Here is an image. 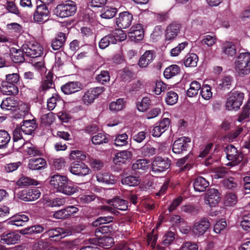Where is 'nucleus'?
I'll use <instances>...</instances> for the list:
<instances>
[{
  "label": "nucleus",
  "mask_w": 250,
  "mask_h": 250,
  "mask_svg": "<svg viewBox=\"0 0 250 250\" xmlns=\"http://www.w3.org/2000/svg\"><path fill=\"white\" fill-rule=\"evenodd\" d=\"M126 36L121 29H115L111 33L102 38L99 42V46L104 49L110 43L116 44L117 42H121L126 39Z\"/></svg>",
  "instance_id": "f257e3e1"
},
{
  "label": "nucleus",
  "mask_w": 250,
  "mask_h": 250,
  "mask_svg": "<svg viewBox=\"0 0 250 250\" xmlns=\"http://www.w3.org/2000/svg\"><path fill=\"white\" fill-rule=\"evenodd\" d=\"M76 11L77 6L75 2L68 1L57 5L54 10V14L57 17L63 18L74 15Z\"/></svg>",
  "instance_id": "f03ea898"
},
{
  "label": "nucleus",
  "mask_w": 250,
  "mask_h": 250,
  "mask_svg": "<svg viewBox=\"0 0 250 250\" xmlns=\"http://www.w3.org/2000/svg\"><path fill=\"white\" fill-rule=\"evenodd\" d=\"M244 98L243 93L234 91L229 93L226 103V107L229 110L238 109Z\"/></svg>",
  "instance_id": "7ed1b4c3"
},
{
  "label": "nucleus",
  "mask_w": 250,
  "mask_h": 250,
  "mask_svg": "<svg viewBox=\"0 0 250 250\" xmlns=\"http://www.w3.org/2000/svg\"><path fill=\"white\" fill-rule=\"evenodd\" d=\"M21 48L27 56L33 58H38L43 53V48L36 42L23 44Z\"/></svg>",
  "instance_id": "20e7f679"
},
{
  "label": "nucleus",
  "mask_w": 250,
  "mask_h": 250,
  "mask_svg": "<svg viewBox=\"0 0 250 250\" xmlns=\"http://www.w3.org/2000/svg\"><path fill=\"white\" fill-rule=\"evenodd\" d=\"M170 166V161L167 158L155 157L152 163V171L154 174H158L168 169Z\"/></svg>",
  "instance_id": "39448f33"
},
{
  "label": "nucleus",
  "mask_w": 250,
  "mask_h": 250,
  "mask_svg": "<svg viewBox=\"0 0 250 250\" xmlns=\"http://www.w3.org/2000/svg\"><path fill=\"white\" fill-rule=\"evenodd\" d=\"M227 158L228 160L231 161L230 166H235L240 163L243 160V155L239 152L237 148L232 145H228L225 148Z\"/></svg>",
  "instance_id": "423d86ee"
},
{
  "label": "nucleus",
  "mask_w": 250,
  "mask_h": 250,
  "mask_svg": "<svg viewBox=\"0 0 250 250\" xmlns=\"http://www.w3.org/2000/svg\"><path fill=\"white\" fill-rule=\"evenodd\" d=\"M104 90V88L103 86L90 88L84 93L82 98L83 103L86 105L92 104Z\"/></svg>",
  "instance_id": "0eeeda50"
},
{
  "label": "nucleus",
  "mask_w": 250,
  "mask_h": 250,
  "mask_svg": "<svg viewBox=\"0 0 250 250\" xmlns=\"http://www.w3.org/2000/svg\"><path fill=\"white\" fill-rule=\"evenodd\" d=\"M18 197L24 201H32L38 199L41 196V191L37 188L22 190L18 194Z\"/></svg>",
  "instance_id": "6e6552de"
},
{
  "label": "nucleus",
  "mask_w": 250,
  "mask_h": 250,
  "mask_svg": "<svg viewBox=\"0 0 250 250\" xmlns=\"http://www.w3.org/2000/svg\"><path fill=\"white\" fill-rule=\"evenodd\" d=\"M221 200L220 194L215 188L209 189L205 195V203L210 207L216 206Z\"/></svg>",
  "instance_id": "1a4fd4ad"
},
{
  "label": "nucleus",
  "mask_w": 250,
  "mask_h": 250,
  "mask_svg": "<svg viewBox=\"0 0 250 250\" xmlns=\"http://www.w3.org/2000/svg\"><path fill=\"white\" fill-rule=\"evenodd\" d=\"M210 224L207 218L196 221L192 228V232L196 236L203 235L210 227Z\"/></svg>",
  "instance_id": "9d476101"
},
{
  "label": "nucleus",
  "mask_w": 250,
  "mask_h": 250,
  "mask_svg": "<svg viewBox=\"0 0 250 250\" xmlns=\"http://www.w3.org/2000/svg\"><path fill=\"white\" fill-rule=\"evenodd\" d=\"M45 233L47 234L51 240L58 241L67 236L71 235L72 231L70 229L58 228L50 229Z\"/></svg>",
  "instance_id": "9b49d317"
},
{
  "label": "nucleus",
  "mask_w": 250,
  "mask_h": 250,
  "mask_svg": "<svg viewBox=\"0 0 250 250\" xmlns=\"http://www.w3.org/2000/svg\"><path fill=\"white\" fill-rule=\"evenodd\" d=\"M69 171L73 174L84 176L90 173V169L83 163H73L69 168Z\"/></svg>",
  "instance_id": "f8f14e48"
},
{
  "label": "nucleus",
  "mask_w": 250,
  "mask_h": 250,
  "mask_svg": "<svg viewBox=\"0 0 250 250\" xmlns=\"http://www.w3.org/2000/svg\"><path fill=\"white\" fill-rule=\"evenodd\" d=\"M170 121L168 118H164L156 124L151 130L153 137H159L164 133L169 127Z\"/></svg>",
  "instance_id": "ddd939ff"
},
{
  "label": "nucleus",
  "mask_w": 250,
  "mask_h": 250,
  "mask_svg": "<svg viewBox=\"0 0 250 250\" xmlns=\"http://www.w3.org/2000/svg\"><path fill=\"white\" fill-rule=\"evenodd\" d=\"M133 16L127 11L120 13L116 19V24L120 28H126L131 24Z\"/></svg>",
  "instance_id": "4468645a"
},
{
  "label": "nucleus",
  "mask_w": 250,
  "mask_h": 250,
  "mask_svg": "<svg viewBox=\"0 0 250 250\" xmlns=\"http://www.w3.org/2000/svg\"><path fill=\"white\" fill-rule=\"evenodd\" d=\"M190 142V139L186 137H183L175 141L172 146L173 152L176 154H180L187 150L188 147V143Z\"/></svg>",
  "instance_id": "2eb2a0df"
},
{
  "label": "nucleus",
  "mask_w": 250,
  "mask_h": 250,
  "mask_svg": "<svg viewBox=\"0 0 250 250\" xmlns=\"http://www.w3.org/2000/svg\"><path fill=\"white\" fill-rule=\"evenodd\" d=\"M91 244L98 245L104 249H108L112 247L114 244V241L112 237L103 235L99 238H94L90 239Z\"/></svg>",
  "instance_id": "dca6fc26"
},
{
  "label": "nucleus",
  "mask_w": 250,
  "mask_h": 250,
  "mask_svg": "<svg viewBox=\"0 0 250 250\" xmlns=\"http://www.w3.org/2000/svg\"><path fill=\"white\" fill-rule=\"evenodd\" d=\"M49 14V10L45 4H40L37 6L34 12L33 19L37 22H42L46 20Z\"/></svg>",
  "instance_id": "f3484780"
},
{
  "label": "nucleus",
  "mask_w": 250,
  "mask_h": 250,
  "mask_svg": "<svg viewBox=\"0 0 250 250\" xmlns=\"http://www.w3.org/2000/svg\"><path fill=\"white\" fill-rule=\"evenodd\" d=\"M68 180L67 178L64 176L56 174L51 177L50 184L57 191L60 192Z\"/></svg>",
  "instance_id": "a211bd4d"
},
{
  "label": "nucleus",
  "mask_w": 250,
  "mask_h": 250,
  "mask_svg": "<svg viewBox=\"0 0 250 250\" xmlns=\"http://www.w3.org/2000/svg\"><path fill=\"white\" fill-rule=\"evenodd\" d=\"M82 88V84L78 82H70L61 87L62 91L67 95L79 91Z\"/></svg>",
  "instance_id": "6ab92c4d"
},
{
  "label": "nucleus",
  "mask_w": 250,
  "mask_h": 250,
  "mask_svg": "<svg viewBox=\"0 0 250 250\" xmlns=\"http://www.w3.org/2000/svg\"><path fill=\"white\" fill-rule=\"evenodd\" d=\"M0 242L8 245L16 244L20 239V235L15 232L3 233L0 236Z\"/></svg>",
  "instance_id": "aec40b11"
},
{
  "label": "nucleus",
  "mask_w": 250,
  "mask_h": 250,
  "mask_svg": "<svg viewBox=\"0 0 250 250\" xmlns=\"http://www.w3.org/2000/svg\"><path fill=\"white\" fill-rule=\"evenodd\" d=\"M180 27V24L176 22H172L169 24L166 30V40L167 41L173 40L179 33Z\"/></svg>",
  "instance_id": "412c9836"
},
{
  "label": "nucleus",
  "mask_w": 250,
  "mask_h": 250,
  "mask_svg": "<svg viewBox=\"0 0 250 250\" xmlns=\"http://www.w3.org/2000/svg\"><path fill=\"white\" fill-rule=\"evenodd\" d=\"M129 37L131 41H140L144 37L142 26L140 24H137L131 27L129 32Z\"/></svg>",
  "instance_id": "4be33fe9"
},
{
  "label": "nucleus",
  "mask_w": 250,
  "mask_h": 250,
  "mask_svg": "<svg viewBox=\"0 0 250 250\" xmlns=\"http://www.w3.org/2000/svg\"><path fill=\"white\" fill-rule=\"evenodd\" d=\"M154 58V54L152 51H146L141 56L138 62V65L140 67L146 68L152 62Z\"/></svg>",
  "instance_id": "5701e85b"
},
{
  "label": "nucleus",
  "mask_w": 250,
  "mask_h": 250,
  "mask_svg": "<svg viewBox=\"0 0 250 250\" xmlns=\"http://www.w3.org/2000/svg\"><path fill=\"white\" fill-rule=\"evenodd\" d=\"M132 154L128 150H123L117 152L113 158V162L116 165L125 164L131 158Z\"/></svg>",
  "instance_id": "b1692460"
},
{
  "label": "nucleus",
  "mask_w": 250,
  "mask_h": 250,
  "mask_svg": "<svg viewBox=\"0 0 250 250\" xmlns=\"http://www.w3.org/2000/svg\"><path fill=\"white\" fill-rule=\"evenodd\" d=\"M18 106L19 102L14 97L6 98L2 101L0 104L1 108L5 110H14Z\"/></svg>",
  "instance_id": "393cba45"
},
{
  "label": "nucleus",
  "mask_w": 250,
  "mask_h": 250,
  "mask_svg": "<svg viewBox=\"0 0 250 250\" xmlns=\"http://www.w3.org/2000/svg\"><path fill=\"white\" fill-rule=\"evenodd\" d=\"M108 204L119 210H126L128 208V202L116 197L108 201Z\"/></svg>",
  "instance_id": "a878e982"
},
{
  "label": "nucleus",
  "mask_w": 250,
  "mask_h": 250,
  "mask_svg": "<svg viewBox=\"0 0 250 250\" xmlns=\"http://www.w3.org/2000/svg\"><path fill=\"white\" fill-rule=\"evenodd\" d=\"M20 127L25 136L31 135L37 125L34 120H26L23 122Z\"/></svg>",
  "instance_id": "bb28decb"
},
{
  "label": "nucleus",
  "mask_w": 250,
  "mask_h": 250,
  "mask_svg": "<svg viewBox=\"0 0 250 250\" xmlns=\"http://www.w3.org/2000/svg\"><path fill=\"white\" fill-rule=\"evenodd\" d=\"M29 220L28 217L24 214H16L12 217L8 221L9 225H15L17 227L22 226L25 223Z\"/></svg>",
  "instance_id": "cd10ccee"
},
{
  "label": "nucleus",
  "mask_w": 250,
  "mask_h": 250,
  "mask_svg": "<svg viewBox=\"0 0 250 250\" xmlns=\"http://www.w3.org/2000/svg\"><path fill=\"white\" fill-rule=\"evenodd\" d=\"M96 176L99 183L114 184L116 181L114 176L107 172H99Z\"/></svg>",
  "instance_id": "c85d7f7f"
},
{
  "label": "nucleus",
  "mask_w": 250,
  "mask_h": 250,
  "mask_svg": "<svg viewBox=\"0 0 250 250\" xmlns=\"http://www.w3.org/2000/svg\"><path fill=\"white\" fill-rule=\"evenodd\" d=\"M209 182L202 177L196 178L193 183L194 188L195 191L203 192L209 186Z\"/></svg>",
  "instance_id": "c756f323"
},
{
  "label": "nucleus",
  "mask_w": 250,
  "mask_h": 250,
  "mask_svg": "<svg viewBox=\"0 0 250 250\" xmlns=\"http://www.w3.org/2000/svg\"><path fill=\"white\" fill-rule=\"evenodd\" d=\"M46 165V162L42 158H32L29 160L28 167L31 170H40L43 168Z\"/></svg>",
  "instance_id": "7c9ffc66"
},
{
  "label": "nucleus",
  "mask_w": 250,
  "mask_h": 250,
  "mask_svg": "<svg viewBox=\"0 0 250 250\" xmlns=\"http://www.w3.org/2000/svg\"><path fill=\"white\" fill-rule=\"evenodd\" d=\"M11 58L12 61L15 63H21L24 62L25 59L24 58L23 50L17 49L14 48L11 49Z\"/></svg>",
  "instance_id": "2f4dec72"
},
{
  "label": "nucleus",
  "mask_w": 250,
  "mask_h": 250,
  "mask_svg": "<svg viewBox=\"0 0 250 250\" xmlns=\"http://www.w3.org/2000/svg\"><path fill=\"white\" fill-rule=\"evenodd\" d=\"M65 34L63 33H59L57 37L52 42V47L53 50H57L60 49L65 41Z\"/></svg>",
  "instance_id": "473e14b6"
},
{
  "label": "nucleus",
  "mask_w": 250,
  "mask_h": 250,
  "mask_svg": "<svg viewBox=\"0 0 250 250\" xmlns=\"http://www.w3.org/2000/svg\"><path fill=\"white\" fill-rule=\"evenodd\" d=\"M1 90L5 95L17 94L19 91L18 87L14 84L7 82H5L2 84Z\"/></svg>",
  "instance_id": "72a5a7b5"
},
{
  "label": "nucleus",
  "mask_w": 250,
  "mask_h": 250,
  "mask_svg": "<svg viewBox=\"0 0 250 250\" xmlns=\"http://www.w3.org/2000/svg\"><path fill=\"white\" fill-rule=\"evenodd\" d=\"M201 88V84L198 82L196 81L192 82L190 84L189 88L187 91V96L189 97L196 96Z\"/></svg>",
  "instance_id": "f704fd0d"
},
{
  "label": "nucleus",
  "mask_w": 250,
  "mask_h": 250,
  "mask_svg": "<svg viewBox=\"0 0 250 250\" xmlns=\"http://www.w3.org/2000/svg\"><path fill=\"white\" fill-rule=\"evenodd\" d=\"M132 168L134 171L142 170L143 171L148 168V162L145 159H139L132 165Z\"/></svg>",
  "instance_id": "c9c22d12"
},
{
  "label": "nucleus",
  "mask_w": 250,
  "mask_h": 250,
  "mask_svg": "<svg viewBox=\"0 0 250 250\" xmlns=\"http://www.w3.org/2000/svg\"><path fill=\"white\" fill-rule=\"evenodd\" d=\"M44 228L41 225H35L31 227L25 228L20 231L22 234H31L33 233H39L42 232Z\"/></svg>",
  "instance_id": "e433bc0d"
},
{
  "label": "nucleus",
  "mask_w": 250,
  "mask_h": 250,
  "mask_svg": "<svg viewBox=\"0 0 250 250\" xmlns=\"http://www.w3.org/2000/svg\"><path fill=\"white\" fill-rule=\"evenodd\" d=\"M21 146L23 147V149L28 154L33 156L40 155V151L33 145L28 141L23 142V144L21 145Z\"/></svg>",
  "instance_id": "4c0bfd02"
},
{
  "label": "nucleus",
  "mask_w": 250,
  "mask_h": 250,
  "mask_svg": "<svg viewBox=\"0 0 250 250\" xmlns=\"http://www.w3.org/2000/svg\"><path fill=\"white\" fill-rule=\"evenodd\" d=\"M250 115V99L243 107V111L238 118V121L240 123H244L247 121Z\"/></svg>",
  "instance_id": "58836bf2"
},
{
  "label": "nucleus",
  "mask_w": 250,
  "mask_h": 250,
  "mask_svg": "<svg viewBox=\"0 0 250 250\" xmlns=\"http://www.w3.org/2000/svg\"><path fill=\"white\" fill-rule=\"evenodd\" d=\"M179 67L177 65H171L167 67L164 72V77L168 79L171 77L175 76L179 72Z\"/></svg>",
  "instance_id": "ea45409f"
},
{
  "label": "nucleus",
  "mask_w": 250,
  "mask_h": 250,
  "mask_svg": "<svg viewBox=\"0 0 250 250\" xmlns=\"http://www.w3.org/2000/svg\"><path fill=\"white\" fill-rule=\"evenodd\" d=\"M235 69L240 76L248 75L250 73V64L235 62Z\"/></svg>",
  "instance_id": "a19ab883"
},
{
  "label": "nucleus",
  "mask_w": 250,
  "mask_h": 250,
  "mask_svg": "<svg viewBox=\"0 0 250 250\" xmlns=\"http://www.w3.org/2000/svg\"><path fill=\"white\" fill-rule=\"evenodd\" d=\"M114 144L117 146H123L128 144V136L125 133L117 135L114 139Z\"/></svg>",
  "instance_id": "79ce46f5"
},
{
  "label": "nucleus",
  "mask_w": 250,
  "mask_h": 250,
  "mask_svg": "<svg viewBox=\"0 0 250 250\" xmlns=\"http://www.w3.org/2000/svg\"><path fill=\"white\" fill-rule=\"evenodd\" d=\"M121 182L123 185L135 187L140 184V179L139 177L128 176L123 178Z\"/></svg>",
  "instance_id": "37998d69"
},
{
  "label": "nucleus",
  "mask_w": 250,
  "mask_h": 250,
  "mask_svg": "<svg viewBox=\"0 0 250 250\" xmlns=\"http://www.w3.org/2000/svg\"><path fill=\"white\" fill-rule=\"evenodd\" d=\"M222 49L224 53L230 56H234L236 53L235 46L231 42L224 43L223 45Z\"/></svg>",
  "instance_id": "c03bdc74"
},
{
  "label": "nucleus",
  "mask_w": 250,
  "mask_h": 250,
  "mask_svg": "<svg viewBox=\"0 0 250 250\" xmlns=\"http://www.w3.org/2000/svg\"><path fill=\"white\" fill-rule=\"evenodd\" d=\"M117 12L116 8L106 6L103 9L101 17L104 19H111L114 17Z\"/></svg>",
  "instance_id": "a18cd8bd"
},
{
  "label": "nucleus",
  "mask_w": 250,
  "mask_h": 250,
  "mask_svg": "<svg viewBox=\"0 0 250 250\" xmlns=\"http://www.w3.org/2000/svg\"><path fill=\"white\" fill-rule=\"evenodd\" d=\"M91 140L94 145H100L103 143H107L108 142L107 135L104 133H99L93 136Z\"/></svg>",
  "instance_id": "49530a36"
},
{
  "label": "nucleus",
  "mask_w": 250,
  "mask_h": 250,
  "mask_svg": "<svg viewBox=\"0 0 250 250\" xmlns=\"http://www.w3.org/2000/svg\"><path fill=\"white\" fill-rule=\"evenodd\" d=\"M198 58L196 54H190L187 56L184 61V64L187 67H194L197 65Z\"/></svg>",
  "instance_id": "de8ad7c7"
},
{
  "label": "nucleus",
  "mask_w": 250,
  "mask_h": 250,
  "mask_svg": "<svg viewBox=\"0 0 250 250\" xmlns=\"http://www.w3.org/2000/svg\"><path fill=\"white\" fill-rule=\"evenodd\" d=\"M23 132L21 129V127L17 126L13 131V141L15 143V145H16V143L19 141L21 142V144L22 145L23 142H25L26 138L23 135Z\"/></svg>",
  "instance_id": "09e8293b"
},
{
  "label": "nucleus",
  "mask_w": 250,
  "mask_h": 250,
  "mask_svg": "<svg viewBox=\"0 0 250 250\" xmlns=\"http://www.w3.org/2000/svg\"><path fill=\"white\" fill-rule=\"evenodd\" d=\"M18 186L20 187H26L30 185H38L37 181L27 177H21L17 182Z\"/></svg>",
  "instance_id": "8fccbe9b"
},
{
  "label": "nucleus",
  "mask_w": 250,
  "mask_h": 250,
  "mask_svg": "<svg viewBox=\"0 0 250 250\" xmlns=\"http://www.w3.org/2000/svg\"><path fill=\"white\" fill-rule=\"evenodd\" d=\"M63 187L60 190V192L67 195H71L77 191V188L73 184L68 183V180Z\"/></svg>",
  "instance_id": "3c124183"
},
{
  "label": "nucleus",
  "mask_w": 250,
  "mask_h": 250,
  "mask_svg": "<svg viewBox=\"0 0 250 250\" xmlns=\"http://www.w3.org/2000/svg\"><path fill=\"white\" fill-rule=\"evenodd\" d=\"M238 201L236 195L232 192L228 193L225 197L224 204L227 206H233Z\"/></svg>",
  "instance_id": "603ef678"
},
{
  "label": "nucleus",
  "mask_w": 250,
  "mask_h": 250,
  "mask_svg": "<svg viewBox=\"0 0 250 250\" xmlns=\"http://www.w3.org/2000/svg\"><path fill=\"white\" fill-rule=\"evenodd\" d=\"M11 137L8 133L4 130H0V148L5 147L10 140Z\"/></svg>",
  "instance_id": "864d4df0"
},
{
  "label": "nucleus",
  "mask_w": 250,
  "mask_h": 250,
  "mask_svg": "<svg viewBox=\"0 0 250 250\" xmlns=\"http://www.w3.org/2000/svg\"><path fill=\"white\" fill-rule=\"evenodd\" d=\"M150 101L149 98L144 97L141 101H138L136 107L139 111L144 112L147 110L150 105Z\"/></svg>",
  "instance_id": "5fc2aeb1"
},
{
  "label": "nucleus",
  "mask_w": 250,
  "mask_h": 250,
  "mask_svg": "<svg viewBox=\"0 0 250 250\" xmlns=\"http://www.w3.org/2000/svg\"><path fill=\"white\" fill-rule=\"evenodd\" d=\"M125 107V103L123 99H119L115 102H112L109 105L110 109L113 111L122 110Z\"/></svg>",
  "instance_id": "6e6d98bb"
},
{
  "label": "nucleus",
  "mask_w": 250,
  "mask_h": 250,
  "mask_svg": "<svg viewBox=\"0 0 250 250\" xmlns=\"http://www.w3.org/2000/svg\"><path fill=\"white\" fill-rule=\"evenodd\" d=\"M200 94L202 98L206 100H209L212 96L211 87L208 85H203L201 88Z\"/></svg>",
  "instance_id": "4d7b16f0"
},
{
  "label": "nucleus",
  "mask_w": 250,
  "mask_h": 250,
  "mask_svg": "<svg viewBox=\"0 0 250 250\" xmlns=\"http://www.w3.org/2000/svg\"><path fill=\"white\" fill-rule=\"evenodd\" d=\"M86 157V155L83 152L78 150L71 151L69 155V158L72 160L84 161Z\"/></svg>",
  "instance_id": "13d9d810"
},
{
  "label": "nucleus",
  "mask_w": 250,
  "mask_h": 250,
  "mask_svg": "<svg viewBox=\"0 0 250 250\" xmlns=\"http://www.w3.org/2000/svg\"><path fill=\"white\" fill-rule=\"evenodd\" d=\"M235 62L243 63L245 65L250 64V53H240L237 57V61Z\"/></svg>",
  "instance_id": "bf43d9fd"
},
{
  "label": "nucleus",
  "mask_w": 250,
  "mask_h": 250,
  "mask_svg": "<svg viewBox=\"0 0 250 250\" xmlns=\"http://www.w3.org/2000/svg\"><path fill=\"white\" fill-rule=\"evenodd\" d=\"M65 203V200L64 198H56L52 200H46L45 204L49 207H56L62 206Z\"/></svg>",
  "instance_id": "052dcab7"
},
{
  "label": "nucleus",
  "mask_w": 250,
  "mask_h": 250,
  "mask_svg": "<svg viewBox=\"0 0 250 250\" xmlns=\"http://www.w3.org/2000/svg\"><path fill=\"white\" fill-rule=\"evenodd\" d=\"M6 9L10 13L15 14L17 16L20 15V12L14 2L7 0L4 5Z\"/></svg>",
  "instance_id": "680f3d73"
},
{
  "label": "nucleus",
  "mask_w": 250,
  "mask_h": 250,
  "mask_svg": "<svg viewBox=\"0 0 250 250\" xmlns=\"http://www.w3.org/2000/svg\"><path fill=\"white\" fill-rule=\"evenodd\" d=\"M240 226L245 231H250V213H248L243 216Z\"/></svg>",
  "instance_id": "e2e57ef3"
},
{
  "label": "nucleus",
  "mask_w": 250,
  "mask_h": 250,
  "mask_svg": "<svg viewBox=\"0 0 250 250\" xmlns=\"http://www.w3.org/2000/svg\"><path fill=\"white\" fill-rule=\"evenodd\" d=\"M141 153L144 156L150 157L156 153V149L150 145H145L141 148Z\"/></svg>",
  "instance_id": "0e129e2a"
},
{
  "label": "nucleus",
  "mask_w": 250,
  "mask_h": 250,
  "mask_svg": "<svg viewBox=\"0 0 250 250\" xmlns=\"http://www.w3.org/2000/svg\"><path fill=\"white\" fill-rule=\"evenodd\" d=\"M178 99V96L176 93L169 91L167 93L166 102L169 105H173L177 103Z\"/></svg>",
  "instance_id": "69168bd1"
},
{
  "label": "nucleus",
  "mask_w": 250,
  "mask_h": 250,
  "mask_svg": "<svg viewBox=\"0 0 250 250\" xmlns=\"http://www.w3.org/2000/svg\"><path fill=\"white\" fill-rule=\"evenodd\" d=\"M96 79L99 83L104 84L109 81V74L107 71H102L96 76Z\"/></svg>",
  "instance_id": "338daca9"
},
{
  "label": "nucleus",
  "mask_w": 250,
  "mask_h": 250,
  "mask_svg": "<svg viewBox=\"0 0 250 250\" xmlns=\"http://www.w3.org/2000/svg\"><path fill=\"white\" fill-rule=\"evenodd\" d=\"M227 224L225 219H221L217 221L214 226V231L216 233L219 234L226 227Z\"/></svg>",
  "instance_id": "774afa93"
}]
</instances>
